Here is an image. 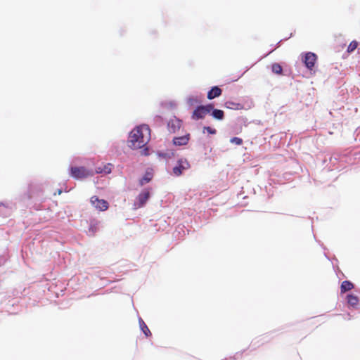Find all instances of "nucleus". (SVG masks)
<instances>
[{"mask_svg": "<svg viewBox=\"0 0 360 360\" xmlns=\"http://www.w3.org/2000/svg\"><path fill=\"white\" fill-rule=\"evenodd\" d=\"M221 89L218 86H214L207 93V98L212 100L214 98L219 97L221 94Z\"/></svg>", "mask_w": 360, "mask_h": 360, "instance_id": "nucleus-11", "label": "nucleus"}, {"mask_svg": "<svg viewBox=\"0 0 360 360\" xmlns=\"http://www.w3.org/2000/svg\"><path fill=\"white\" fill-rule=\"evenodd\" d=\"M112 165L108 164V165H105L103 169H101V167H98L96 169L97 173H105V174H109L111 172L112 170Z\"/></svg>", "mask_w": 360, "mask_h": 360, "instance_id": "nucleus-17", "label": "nucleus"}, {"mask_svg": "<svg viewBox=\"0 0 360 360\" xmlns=\"http://www.w3.org/2000/svg\"><path fill=\"white\" fill-rule=\"evenodd\" d=\"M212 116L218 120H222L224 117V112L221 110L219 109H212Z\"/></svg>", "mask_w": 360, "mask_h": 360, "instance_id": "nucleus-12", "label": "nucleus"}, {"mask_svg": "<svg viewBox=\"0 0 360 360\" xmlns=\"http://www.w3.org/2000/svg\"><path fill=\"white\" fill-rule=\"evenodd\" d=\"M167 126H168L169 130L171 132L174 133V132H176V130L180 129V127L181 126V121L176 118L171 119L168 122Z\"/></svg>", "mask_w": 360, "mask_h": 360, "instance_id": "nucleus-9", "label": "nucleus"}, {"mask_svg": "<svg viewBox=\"0 0 360 360\" xmlns=\"http://www.w3.org/2000/svg\"><path fill=\"white\" fill-rule=\"evenodd\" d=\"M231 143L236 145H241L243 143V140L238 137H233L231 139Z\"/></svg>", "mask_w": 360, "mask_h": 360, "instance_id": "nucleus-20", "label": "nucleus"}, {"mask_svg": "<svg viewBox=\"0 0 360 360\" xmlns=\"http://www.w3.org/2000/svg\"><path fill=\"white\" fill-rule=\"evenodd\" d=\"M317 60V56L312 52H307L302 57V61L304 62L307 68L309 70H312Z\"/></svg>", "mask_w": 360, "mask_h": 360, "instance_id": "nucleus-5", "label": "nucleus"}, {"mask_svg": "<svg viewBox=\"0 0 360 360\" xmlns=\"http://www.w3.org/2000/svg\"><path fill=\"white\" fill-rule=\"evenodd\" d=\"M225 106L227 108L232 109V110H240L243 108L242 105L238 103H234L232 101H226L225 103Z\"/></svg>", "mask_w": 360, "mask_h": 360, "instance_id": "nucleus-13", "label": "nucleus"}, {"mask_svg": "<svg viewBox=\"0 0 360 360\" xmlns=\"http://www.w3.org/2000/svg\"><path fill=\"white\" fill-rule=\"evenodd\" d=\"M357 46H358L357 41H352V42H350V44H349V46L347 47V52L348 53L353 52L357 48Z\"/></svg>", "mask_w": 360, "mask_h": 360, "instance_id": "nucleus-19", "label": "nucleus"}, {"mask_svg": "<svg viewBox=\"0 0 360 360\" xmlns=\"http://www.w3.org/2000/svg\"><path fill=\"white\" fill-rule=\"evenodd\" d=\"M190 167V164L186 159H179L176 165L173 167V174L175 176L181 175L184 171L188 169Z\"/></svg>", "mask_w": 360, "mask_h": 360, "instance_id": "nucleus-4", "label": "nucleus"}, {"mask_svg": "<svg viewBox=\"0 0 360 360\" xmlns=\"http://www.w3.org/2000/svg\"><path fill=\"white\" fill-rule=\"evenodd\" d=\"M348 303L349 305L352 307H355L357 305L359 300L356 296H354L353 295H349L347 296Z\"/></svg>", "mask_w": 360, "mask_h": 360, "instance_id": "nucleus-15", "label": "nucleus"}, {"mask_svg": "<svg viewBox=\"0 0 360 360\" xmlns=\"http://www.w3.org/2000/svg\"><path fill=\"white\" fill-rule=\"evenodd\" d=\"M204 130H206L208 133H210L211 134H215L217 132L215 129H213L210 127H205Z\"/></svg>", "mask_w": 360, "mask_h": 360, "instance_id": "nucleus-21", "label": "nucleus"}, {"mask_svg": "<svg viewBox=\"0 0 360 360\" xmlns=\"http://www.w3.org/2000/svg\"><path fill=\"white\" fill-rule=\"evenodd\" d=\"M190 140V134H187L184 136L174 137L173 139V143L175 146H186Z\"/></svg>", "mask_w": 360, "mask_h": 360, "instance_id": "nucleus-8", "label": "nucleus"}, {"mask_svg": "<svg viewBox=\"0 0 360 360\" xmlns=\"http://www.w3.org/2000/svg\"><path fill=\"white\" fill-rule=\"evenodd\" d=\"M58 193L60 194L61 193V190H58Z\"/></svg>", "mask_w": 360, "mask_h": 360, "instance_id": "nucleus-22", "label": "nucleus"}, {"mask_svg": "<svg viewBox=\"0 0 360 360\" xmlns=\"http://www.w3.org/2000/svg\"><path fill=\"white\" fill-rule=\"evenodd\" d=\"M150 140V129L146 124H141L136 127L129 133L127 145L133 149L137 150L144 148L141 151V155L143 156H148L150 155L149 148L145 147Z\"/></svg>", "mask_w": 360, "mask_h": 360, "instance_id": "nucleus-1", "label": "nucleus"}, {"mask_svg": "<svg viewBox=\"0 0 360 360\" xmlns=\"http://www.w3.org/2000/svg\"><path fill=\"white\" fill-rule=\"evenodd\" d=\"M153 176V169H148L146 170L145 175L139 181V184L143 186L144 184L150 181Z\"/></svg>", "mask_w": 360, "mask_h": 360, "instance_id": "nucleus-10", "label": "nucleus"}, {"mask_svg": "<svg viewBox=\"0 0 360 360\" xmlns=\"http://www.w3.org/2000/svg\"><path fill=\"white\" fill-rule=\"evenodd\" d=\"M139 324H140V328H141V330L144 333V334L146 336H148L149 334H150V331L148 329V328L147 327V326L146 325V323L143 322V321L141 318L139 319Z\"/></svg>", "mask_w": 360, "mask_h": 360, "instance_id": "nucleus-16", "label": "nucleus"}, {"mask_svg": "<svg viewBox=\"0 0 360 360\" xmlns=\"http://www.w3.org/2000/svg\"><path fill=\"white\" fill-rule=\"evenodd\" d=\"M271 70L274 73L277 75H281L283 72V68L278 63H274Z\"/></svg>", "mask_w": 360, "mask_h": 360, "instance_id": "nucleus-18", "label": "nucleus"}, {"mask_svg": "<svg viewBox=\"0 0 360 360\" xmlns=\"http://www.w3.org/2000/svg\"><path fill=\"white\" fill-rule=\"evenodd\" d=\"M70 172L72 176L78 179H83L91 175V172L83 167H72Z\"/></svg>", "mask_w": 360, "mask_h": 360, "instance_id": "nucleus-6", "label": "nucleus"}, {"mask_svg": "<svg viewBox=\"0 0 360 360\" xmlns=\"http://www.w3.org/2000/svg\"><path fill=\"white\" fill-rule=\"evenodd\" d=\"M353 288V284L349 281H343L341 285V291L342 292H345Z\"/></svg>", "mask_w": 360, "mask_h": 360, "instance_id": "nucleus-14", "label": "nucleus"}, {"mask_svg": "<svg viewBox=\"0 0 360 360\" xmlns=\"http://www.w3.org/2000/svg\"><path fill=\"white\" fill-rule=\"evenodd\" d=\"M213 108L214 105L212 104L198 106L193 112L191 118L194 120L203 119L206 116V115L211 112Z\"/></svg>", "mask_w": 360, "mask_h": 360, "instance_id": "nucleus-2", "label": "nucleus"}, {"mask_svg": "<svg viewBox=\"0 0 360 360\" xmlns=\"http://www.w3.org/2000/svg\"><path fill=\"white\" fill-rule=\"evenodd\" d=\"M150 198V191L149 189L146 188L143 190L140 194L137 196L135 202H134V207L136 209L142 207L145 205L146 202Z\"/></svg>", "mask_w": 360, "mask_h": 360, "instance_id": "nucleus-3", "label": "nucleus"}, {"mask_svg": "<svg viewBox=\"0 0 360 360\" xmlns=\"http://www.w3.org/2000/svg\"><path fill=\"white\" fill-rule=\"evenodd\" d=\"M91 203L95 208L100 211L106 210L108 207V202L106 200L99 199L96 196L91 197Z\"/></svg>", "mask_w": 360, "mask_h": 360, "instance_id": "nucleus-7", "label": "nucleus"}]
</instances>
